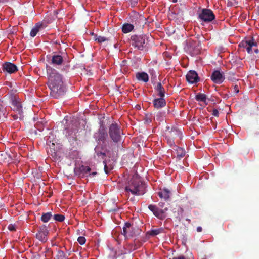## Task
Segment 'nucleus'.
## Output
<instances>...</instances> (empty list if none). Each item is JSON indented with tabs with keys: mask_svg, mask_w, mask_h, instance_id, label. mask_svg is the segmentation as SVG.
<instances>
[{
	"mask_svg": "<svg viewBox=\"0 0 259 259\" xmlns=\"http://www.w3.org/2000/svg\"><path fill=\"white\" fill-rule=\"evenodd\" d=\"M104 171L106 174H108L109 173V171L108 170V167L106 164H105L104 165Z\"/></svg>",
	"mask_w": 259,
	"mask_h": 259,
	"instance_id": "43",
	"label": "nucleus"
},
{
	"mask_svg": "<svg viewBox=\"0 0 259 259\" xmlns=\"http://www.w3.org/2000/svg\"><path fill=\"white\" fill-rule=\"evenodd\" d=\"M138 0H130V4L132 7H135L137 3Z\"/></svg>",
	"mask_w": 259,
	"mask_h": 259,
	"instance_id": "39",
	"label": "nucleus"
},
{
	"mask_svg": "<svg viewBox=\"0 0 259 259\" xmlns=\"http://www.w3.org/2000/svg\"><path fill=\"white\" fill-rule=\"evenodd\" d=\"M165 139L170 146L175 145L174 139L177 137H181L182 132L176 127L167 125L164 131Z\"/></svg>",
	"mask_w": 259,
	"mask_h": 259,
	"instance_id": "3",
	"label": "nucleus"
},
{
	"mask_svg": "<svg viewBox=\"0 0 259 259\" xmlns=\"http://www.w3.org/2000/svg\"><path fill=\"white\" fill-rule=\"evenodd\" d=\"M195 99L197 101L205 102L206 100V96L204 94L199 93L196 95Z\"/></svg>",
	"mask_w": 259,
	"mask_h": 259,
	"instance_id": "29",
	"label": "nucleus"
},
{
	"mask_svg": "<svg viewBox=\"0 0 259 259\" xmlns=\"http://www.w3.org/2000/svg\"><path fill=\"white\" fill-rule=\"evenodd\" d=\"M159 206L161 208H162L164 207V203L162 202H160L159 203Z\"/></svg>",
	"mask_w": 259,
	"mask_h": 259,
	"instance_id": "45",
	"label": "nucleus"
},
{
	"mask_svg": "<svg viewBox=\"0 0 259 259\" xmlns=\"http://www.w3.org/2000/svg\"><path fill=\"white\" fill-rule=\"evenodd\" d=\"M212 115L215 117H218L219 115V111L217 109H214L213 110H212Z\"/></svg>",
	"mask_w": 259,
	"mask_h": 259,
	"instance_id": "38",
	"label": "nucleus"
},
{
	"mask_svg": "<svg viewBox=\"0 0 259 259\" xmlns=\"http://www.w3.org/2000/svg\"><path fill=\"white\" fill-rule=\"evenodd\" d=\"M147 37L144 35H133L129 40L130 44L135 49L138 50H143L147 45Z\"/></svg>",
	"mask_w": 259,
	"mask_h": 259,
	"instance_id": "4",
	"label": "nucleus"
},
{
	"mask_svg": "<svg viewBox=\"0 0 259 259\" xmlns=\"http://www.w3.org/2000/svg\"><path fill=\"white\" fill-rule=\"evenodd\" d=\"M201 47L199 44L193 43L190 45L188 48V51L191 56H194L200 53Z\"/></svg>",
	"mask_w": 259,
	"mask_h": 259,
	"instance_id": "15",
	"label": "nucleus"
},
{
	"mask_svg": "<svg viewBox=\"0 0 259 259\" xmlns=\"http://www.w3.org/2000/svg\"><path fill=\"white\" fill-rule=\"evenodd\" d=\"M3 71L9 74H12L18 70L17 67L14 64L11 62H6L3 64Z\"/></svg>",
	"mask_w": 259,
	"mask_h": 259,
	"instance_id": "12",
	"label": "nucleus"
},
{
	"mask_svg": "<svg viewBox=\"0 0 259 259\" xmlns=\"http://www.w3.org/2000/svg\"><path fill=\"white\" fill-rule=\"evenodd\" d=\"M48 234V230L47 227L43 225L39 227V231L36 234V237L41 242H45L47 240V236Z\"/></svg>",
	"mask_w": 259,
	"mask_h": 259,
	"instance_id": "8",
	"label": "nucleus"
},
{
	"mask_svg": "<svg viewBox=\"0 0 259 259\" xmlns=\"http://www.w3.org/2000/svg\"><path fill=\"white\" fill-rule=\"evenodd\" d=\"M132 229V227H131V223L126 222L124 224L123 227L122 234L126 237H132L133 236V233L131 231Z\"/></svg>",
	"mask_w": 259,
	"mask_h": 259,
	"instance_id": "17",
	"label": "nucleus"
},
{
	"mask_svg": "<svg viewBox=\"0 0 259 259\" xmlns=\"http://www.w3.org/2000/svg\"><path fill=\"white\" fill-rule=\"evenodd\" d=\"M155 90L157 93V95L160 97H164L165 90L160 82H158L155 87Z\"/></svg>",
	"mask_w": 259,
	"mask_h": 259,
	"instance_id": "20",
	"label": "nucleus"
},
{
	"mask_svg": "<svg viewBox=\"0 0 259 259\" xmlns=\"http://www.w3.org/2000/svg\"><path fill=\"white\" fill-rule=\"evenodd\" d=\"M183 209L179 206H176L172 209L173 216L180 221L182 217Z\"/></svg>",
	"mask_w": 259,
	"mask_h": 259,
	"instance_id": "18",
	"label": "nucleus"
},
{
	"mask_svg": "<svg viewBox=\"0 0 259 259\" xmlns=\"http://www.w3.org/2000/svg\"><path fill=\"white\" fill-rule=\"evenodd\" d=\"M202 231V227H200V226H198V227H197V231L198 232H201Z\"/></svg>",
	"mask_w": 259,
	"mask_h": 259,
	"instance_id": "44",
	"label": "nucleus"
},
{
	"mask_svg": "<svg viewBox=\"0 0 259 259\" xmlns=\"http://www.w3.org/2000/svg\"><path fill=\"white\" fill-rule=\"evenodd\" d=\"M164 229L162 228L151 229L147 232V234L152 236H155L163 232Z\"/></svg>",
	"mask_w": 259,
	"mask_h": 259,
	"instance_id": "26",
	"label": "nucleus"
},
{
	"mask_svg": "<svg viewBox=\"0 0 259 259\" xmlns=\"http://www.w3.org/2000/svg\"><path fill=\"white\" fill-rule=\"evenodd\" d=\"M254 52L256 53H257L258 52V49H255L254 50Z\"/></svg>",
	"mask_w": 259,
	"mask_h": 259,
	"instance_id": "48",
	"label": "nucleus"
},
{
	"mask_svg": "<svg viewBox=\"0 0 259 259\" xmlns=\"http://www.w3.org/2000/svg\"><path fill=\"white\" fill-rule=\"evenodd\" d=\"M97 174V172H93L92 174H90V175L95 176Z\"/></svg>",
	"mask_w": 259,
	"mask_h": 259,
	"instance_id": "47",
	"label": "nucleus"
},
{
	"mask_svg": "<svg viewBox=\"0 0 259 259\" xmlns=\"http://www.w3.org/2000/svg\"><path fill=\"white\" fill-rule=\"evenodd\" d=\"M176 1H177V0H174V1H173V2H176Z\"/></svg>",
	"mask_w": 259,
	"mask_h": 259,
	"instance_id": "49",
	"label": "nucleus"
},
{
	"mask_svg": "<svg viewBox=\"0 0 259 259\" xmlns=\"http://www.w3.org/2000/svg\"><path fill=\"white\" fill-rule=\"evenodd\" d=\"M172 259H189L187 257H185V256L183 255H180L178 257H174Z\"/></svg>",
	"mask_w": 259,
	"mask_h": 259,
	"instance_id": "42",
	"label": "nucleus"
},
{
	"mask_svg": "<svg viewBox=\"0 0 259 259\" xmlns=\"http://www.w3.org/2000/svg\"><path fill=\"white\" fill-rule=\"evenodd\" d=\"M210 78L215 83L218 84H221L225 79L223 74L218 70H215L212 72Z\"/></svg>",
	"mask_w": 259,
	"mask_h": 259,
	"instance_id": "13",
	"label": "nucleus"
},
{
	"mask_svg": "<svg viewBox=\"0 0 259 259\" xmlns=\"http://www.w3.org/2000/svg\"><path fill=\"white\" fill-rule=\"evenodd\" d=\"M56 257L57 258V259H65V258H66V256L65 253L62 250H59L58 251Z\"/></svg>",
	"mask_w": 259,
	"mask_h": 259,
	"instance_id": "34",
	"label": "nucleus"
},
{
	"mask_svg": "<svg viewBox=\"0 0 259 259\" xmlns=\"http://www.w3.org/2000/svg\"><path fill=\"white\" fill-rule=\"evenodd\" d=\"M13 117L14 119H17L19 118V115L17 114L13 115Z\"/></svg>",
	"mask_w": 259,
	"mask_h": 259,
	"instance_id": "46",
	"label": "nucleus"
},
{
	"mask_svg": "<svg viewBox=\"0 0 259 259\" xmlns=\"http://www.w3.org/2000/svg\"><path fill=\"white\" fill-rule=\"evenodd\" d=\"M7 111L3 105V102L0 100V120L4 121L7 117Z\"/></svg>",
	"mask_w": 259,
	"mask_h": 259,
	"instance_id": "23",
	"label": "nucleus"
},
{
	"mask_svg": "<svg viewBox=\"0 0 259 259\" xmlns=\"http://www.w3.org/2000/svg\"><path fill=\"white\" fill-rule=\"evenodd\" d=\"M97 155L98 157H100V156H102V158H103L105 156L106 154L105 153H103V152H98L97 153Z\"/></svg>",
	"mask_w": 259,
	"mask_h": 259,
	"instance_id": "41",
	"label": "nucleus"
},
{
	"mask_svg": "<svg viewBox=\"0 0 259 259\" xmlns=\"http://www.w3.org/2000/svg\"><path fill=\"white\" fill-rule=\"evenodd\" d=\"M186 79L190 83L193 84L197 83L200 81V78L195 71L190 70L186 75Z\"/></svg>",
	"mask_w": 259,
	"mask_h": 259,
	"instance_id": "10",
	"label": "nucleus"
},
{
	"mask_svg": "<svg viewBox=\"0 0 259 259\" xmlns=\"http://www.w3.org/2000/svg\"><path fill=\"white\" fill-rule=\"evenodd\" d=\"M234 92L235 94H237L239 92V88L237 85H234L233 87Z\"/></svg>",
	"mask_w": 259,
	"mask_h": 259,
	"instance_id": "40",
	"label": "nucleus"
},
{
	"mask_svg": "<svg viewBox=\"0 0 259 259\" xmlns=\"http://www.w3.org/2000/svg\"><path fill=\"white\" fill-rule=\"evenodd\" d=\"M136 78L138 80L147 82L149 80L148 75L145 72H138L136 74Z\"/></svg>",
	"mask_w": 259,
	"mask_h": 259,
	"instance_id": "22",
	"label": "nucleus"
},
{
	"mask_svg": "<svg viewBox=\"0 0 259 259\" xmlns=\"http://www.w3.org/2000/svg\"><path fill=\"white\" fill-rule=\"evenodd\" d=\"M77 241L80 245H83L86 241L85 237L83 236H80L78 238Z\"/></svg>",
	"mask_w": 259,
	"mask_h": 259,
	"instance_id": "35",
	"label": "nucleus"
},
{
	"mask_svg": "<svg viewBox=\"0 0 259 259\" xmlns=\"http://www.w3.org/2000/svg\"><path fill=\"white\" fill-rule=\"evenodd\" d=\"M198 18L205 23H210L215 20V16L211 9L203 8L198 12Z\"/></svg>",
	"mask_w": 259,
	"mask_h": 259,
	"instance_id": "6",
	"label": "nucleus"
},
{
	"mask_svg": "<svg viewBox=\"0 0 259 259\" xmlns=\"http://www.w3.org/2000/svg\"><path fill=\"white\" fill-rule=\"evenodd\" d=\"M153 106L155 108L159 109L164 107L166 105V101L164 97L154 99L153 101Z\"/></svg>",
	"mask_w": 259,
	"mask_h": 259,
	"instance_id": "16",
	"label": "nucleus"
},
{
	"mask_svg": "<svg viewBox=\"0 0 259 259\" xmlns=\"http://www.w3.org/2000/svg\"><path fill=\"white\" fill-rule=\"evenodd\" d=\"M176 150L177 153V157L181 158L185 155V151L184 149L179 147H176Z\"/></svg>",
	"mask_w": 259,
	"mask_h": 259,
	"instance_id": "30",
	"label": "nucleus"
},
{
	"mask_svg": "<svg viewBox=\"0 0 259 259\" xmlns=\"http://www.w3.org/2000/svg\"><path fill=\"white\" fill-rule=\"evenodd\" d=\"M16 112L17 113V114L19 115V119L21 120L23 118V111L22 109L21 106L18 104L16 106V108L15 109Z\"/></svg>",
	"mask_w": 259,
	"mask_h": 259,
	"instance_id": "31",
	"label": "nucleus"
},
{
	"mask_svg": "<svg viewBox=\"0 0 259 259\" xmlns=\"http://www.w3.org/2000/svg\"><path fill=\"white\" fill-rule=\"evenodd\" d=\"M171 194L170 190L165 188L160 189L157 193L158 196L165 201H167L170 199Z\"/></svg>",
	"mask_w": 259,
	"mask_h": 259,
	"instance_id": "14",
	"label": "nucleus"
},
{
	"mask_svg": "<svg viewBox=\"0 0 259 259\" xmlns=\"http://www.w3.org/2000/svg\"><path fill=\"white\" fill-rule=\"evenodd\" d=\"M148 208L157 218L160 220L164 219L166 217V212L168 210V208L165 207L164 209H160L155 205L150 204L148 206Z\"/></svg>",
	"mask_w": 259,
	"mask_h": 259,
	"instance_id": "7",
	"label": "nucleus"
},
{
	"mask_svg": "<svg viewBox=\"0 0 259 259\" xmlns=\"http://www.w3.org/2000/svg\"><path fill=\"white\" fill-rule=\"evenodd\" d=\"M125 190L133 195H142L146 193V185L142 182L140 176L135 174L126 184Z\"/></svg>",
	"mask_w": 259,
	"mask_h": 259,
	"instance_id": "2",
	"label": "nucleus"
},
{
	"mask_svg": "<svg viewBox=\"0 0 259 259\" xmlns=\"http://www.w3.org/2000/svg\"><path fill=\"white\" fill-rule=\"evenodd\" d=\"M8 229L11 231H16V227L14 225L12 224H10L8 227Z\"/></svg>",
	"mask_w": 259,
	"mask_h": 259,
	"instance_id": "37",
	"label": "nucleus"
},
{
	"mask_svg": "<svg viewBox=\"0 0 259 259\" xmlns=\"http://www.w3.org/2000/svg\"><path fill=\"white\" fill-rule=\"evenodd\" d=\"M133 25L130 23H124L122 26V31L124 33H127L131 32L134 29Z\"/></svg>",
	"mask_w": 259,
	"mask_h": 259,
	"instance_id": "24",
	"label": "nucleus"
},
{
	"mask_svg": "<svg viewBox=\"0 0 259 259\" xmlns=\"http://www.w3.org/2000/svg\"><path fill=\"white\" fill-rule=\"evenodd\" d=\"M257 43L254 41L253 38L251 40H243L239 45L240 47H243L246 49V51L248 53H250L252 51V48L253 46H256Z\"/></svg>",
	"mask_w": 259,
	"mask_h": 259,
	"instance_id": "11",
	"label": "nucleus"
},
{
	"mask_svg": "<svg viewBox=\"0 0 259 259\" xmlns=\"http://www.w3.org/2000/svg\"><path fill=\"white\" fill-rule=\"evenodd\" d=\"M165 115V112H161L159 111L156 113V114L154 116V119H156L157 121L161 122L164 121V117Z\"/></svg>",
	"mask_w": 259,
	"mask_h": 259,
	"instance_id": "27",
	"label": "nucleus"
},
{
	"mask_svg": "<svg viewBox=\"0 0 259 259\" xmlns=\"http://www.w3.org/2000/svg\"><path fill=\"white\" fill-rule=\"evenodd\" d=\"M94 40L99 43H102L108 40L107 38H106L101 36H97L96 35L94 37Z\"/></svg>",
	"mask_w": 259,
	"mask_h": 259,
	"instance_id": "32",
	"label": "nucleus"
},
{
	"mask_svg": "<svg viewBox=\"0 0 259 259\" xmlns=\"http://www.w3.org/2000/svg\"><path fill=\"white\" fill-rule=\"evenodd\" d=\"M76 131L77 128L73 129V131H71V132H70V131L68 130H67L66 131V134H67L68 136H71L72 137H73L74 136H75Z\"/></svg>",
	"mask_w": 259,
	"mask_h": 259,
	"instance_id": "36",
	"label": "nucleus"
},
{
	"mask_svg": "<svg viewBox=\"0 0 259 259\" xmlns=\"http://www.w3.org/2000/svg\"><path fill=\"white\" fill-rule=\"evenodd\" d=\"M63 62V57L59 55H54L52 56L51 63L54 65L59 66L62 65Z\"/></svg>",
	"mask_w": 259,
	"mask_h": 259,
	"instance_id": "19",
	"label": "nucleus"
},
{
	"mask_svg": "<svg viewBox=\"0 0 259 259\" xmlns=\"http://www.w3.org/2000/svg\"><path fill=\"white\" fill-rule=\"evenodd\" d=\"M91 171V168L89 166H85L82 165L79 168V173L76 172V175H78L80 177H83L85 175L87 174Z\"/></svg>",
	"mask_w": 259,
	"mask_h": 259,
	"instance_id": "21",
	"label": "nucleus"
},
{
	"mask_svg": "<svg viewBox=\"0 0 259 259\" xmlns=\"http://www.w3.org/2000/svg\"><path fill=\"white\" fill-rule=\"evenodd\" d=\"M46 70L48 75L47 84L50 90V95L55 98H59L66 91L63 76L56 70L48 65L46 66Z\"/></svg>",
	"mask_w": 259,
	"mask_h": 259,
	"instance_id": "1",
	"label": "nucleus"
},
{
	"mask_svg": "<svg viewBox=\"0 0 259 259\" xmlns=\"http://www.w3.org/2000/svg\"><path fill=\"white\" fill-rule=\"evenodd\" d=\"M52 217V214L51 212L43 213L41 217V220L42 222L46 223L50 220Z\"/></svg>",
	"mask_w": 259,
	"mask_h": 259,
	"instance_id": "28",
	"label": "nucleus"
},
{
	"mask_svg": "<svg viewBox=\"0 0 259 259\" xmlns=\"http://www.w3.org/2000/svg\"><path fill=\"white\" fill-rule=\"evenodd\" d=\"M108 133L110 138L114 143L121 141L122 132L120 126L116 123H113L110 125Z\"/></svg>",
	"mask_w": 259,
	"mask_h": 259,
	"instance_id": "5",
	"label": "nucleus"
},
{
	"mask_svg": "<svg viewBox=\"0 0 259 259\" xmlns=\"http://www.w3.org/2000/svg\"><path fill=\"white\" fill-rule=\"evenodd\" d=\"M108 134L105 127L103 125H101L98 132L95 134V138L97 142H104Z\"/></svg>",
	"mask_w": 259,
	"mask_h": 259,
	"instance_id": "9",
	"label": "nucleus"
},
{
	"mask_svg": "<svg viewBox=\"0 0 259 259\" xmlns=\"http://www.w3.org/2000/svg\"><path fill=\"white\" fill-rule=\"evenodd\" d=\"M42 26V24L37 23L35 24V26L31 29L30 31V36L34 37L36 35L37 33L39 30V28Z\"/></svg>",
	"mask_w": 259,
	"mask_h": 259,
	"instance_id": "25",
	"label": "nucleus"
},
{
	"mask_svg": "<svg viewBox=\"0 0 259 259\" xmlns=\"http://www.w3.org/2000/svg\"><path fill=\"white\" fill-rule=\"evenodd\" d=\"M54 219L58 222H62L65 219L64 215L60 214H56L53 216Z\"/></svg>",
	"mask_w": 259,
	"mask_h": 259,
	"instance_id": "33",
	"label": "nucleus"
}]
</instances>
